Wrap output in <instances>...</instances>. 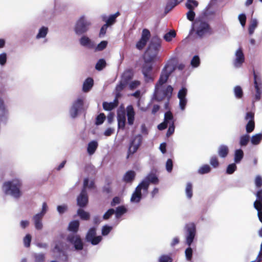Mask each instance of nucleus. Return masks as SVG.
Instances as JSON below:
<instances>
[{"label": "nucleus", "instance_id": "obj_14", "mask_svg": "<svg viewBox=\"0 0 262 262\" xmlns=\"http://www.w3.org/2000/svg\"><path fill=\"white\" fill-rule=\"evenodd\" d=\"M102 239V236L97 235V228L95 226L89 228L85 236V241L93 246L98 245Z\"/></svg>", "mask_w": 262, "mask_h": 262}, {"label": "nucleus", "instance_id": "obj_29", "mask_svg": "<svg viewBox=\"0 0 262 262\" xmlns=\"http://www.w3.org/2000/svg\"><path fill=\"white\" fill-rule=\"evenodd\" d=\"M98 146V143L96 140H92L90 142L87 146V152L90 156L93 155L96 151Z\"/></svg>", "mask_w": 262, "mask_h": 262}, {"label": "nucleus", "instance_id": "obj_46", "mask_svg": "<svg viewBox=\"0 0 262 262\" xmlns=\"http://www.w3.org/2000/svg\"><path fill=\"white\" fill-rule=\"evenodd\" d=\"M193 255V249L191 246H188V247L185 250V256L187 261H191Z\"/></svg>", "mask_w": 262, "mask_h": 262}, {"label": "nucleus", "instance_id": "obj_33", "mask_svg": "<svg viewBox=\"0 0 262 262\" xmlns=\"http://www.w3.org/2000/svg\"><path fill=\"white\" fill-rule=\"evenodd\" d=\"M49 32V29L47 27L42 26L39 30L38 33L36 35L35 38L36 39H40L41 38H45L47 36Z\"/></svg>", "mask_w": 262, "mask_h": 262}, {"label": "nucleus", "instance_id": "obj_37", "mask_svg": "<svg viewBox=\"0 0 262 262\" xmlns=\"http://www.w3.org/2000/svg\"><path fill=\"white\" fill-rule=\"evenodd\" d=\"M107 63L106 60L104 58L99 59L95 64V69L98 71H101L106 66Z\"/></svg>", "mask_w": 262, "mask_h": 262}, {"label": "nucleus", "instance_id": "obj_44", "mask_svg": "<svg viewBox=\"0 0 262 262\" xmlns=\"http://www.w3.org/2000/svg\"><path fill=\"white\" fill-rule=\"evenodd\" d=\"M234 94L236 98L241 99L243 96V91L242 88L239 85H236L234 87Z\"/></svg>", "mask_w": 262, "mask_h": 262}, {"label": "nucleus", "instance_id": "obj_41", "mask_svg": "<svg viewBox=\"0 0 262 262\" xmlns=\"http://www.w3.org/2000/svg\"><path fill=\"white\" fill-rule=\"evenodd\" d=\"M77 214L81 220L84 221H87L89 220L90 217V214L82 209H78L77 211Z\"/></svg>", "mask_w": 262, "mask_h": 262}, {"label": "nucleus", "instance_id": "obj_55", "mask_svg": "<svg viewBox=\"0 0 262 262\" xmlns=\"http://www.w3.org/2000/svg\"><path fill=\"white\" fill-rule=\"evenodd\" d=\"M200 64V59L198 55H194L191 60L190 64L193 68H197Z\"/></svg>", "mask_w": 262, "mask_h": 262}, {"label": "nucleus", "instance_id": "obj_7", "mask_svg": "<svg viewBox=\"0 0 262 262\" xmlns=\"http://www.w3.org/2000/svg\"><path fill=\"white\" fill-rule=\"evenodd\" d=\"M185 242L187 246H191L196 235V227L194 223L190 222L185 224Z\"/></svg>", "mask_w": 262, "mask_h": 262}, {"label": "nucleus", "instance_id": "obj_39", "mask_svg": "<svg viewBox=\"0 0 262 262\" xmlns=\"http://www.w3.org/2000/svg\"><path fill=\"white\" fill-rule=\"evenodd\" d=\"M250 141V136L248 134L242 135L239 137V144L241 147L246 146Z\"/></svg>", "mask_w": 262, "mask_h": 262}, {"label": "nucleus", "instance_id": "obj_31", "mask_svg": "<svg viewBox=\"0 0 262 262\" xmlns=\"http://www.w3.org/2000/svg\"><path fill=\"white\" fill-rule=\"evenodd\" d=\"M127 212V209L124 205L117 207L115 209V215L116 219L120 218L123 215Z\"/></svg>", "mask_w": 262, "mask_h": 262}, {"label": "nucleus", "instance_id": "obj_54", "mask_svg": "<svg viewBox=\"0 0 262 262\" xmlns=\"http://www.w3.org/2000/svg\"><path fill=\"white\" fill-rule=\"evenodd\" d=\"M151 34L149 30L147 29H143L142 31L140 38L148 41L150 37Z\"/></svg>", "mask_w": 262, "mask_h": 262}, {"label": "nucleus", "instance_id": "obj_16", "mask_svg": "<svg viewBox=\"0 0 262 262\" xmlns=\"http://www.w3.org/2000/svg\"><path fill=\"white\" fill-rule=\"evenodd\" d=\"M198 2L195 0H187L185 4L186 7L189 9L186 13L187 18L192 23L194 22L195 16V13L193 9L198 6Z\"/></svg>", "mask_w": 262, "mask_h": 262}, {"label": "nucleus", "instance_id": "obj_21", "mask_svg": "<svg viewBox=\"0 0 262 262\" xmlns=\"http://www.w3.org/2000/svg\"><path fill=\"white\" fill-rule=\"evenodd\" d=\"M120 14V12L117 11L115 14H111L108 16H107L106 15H102L101 18L102 21L105 22V24L110 27L115 23L117 17L119 16Z\"/></svg>", "mask_w": 262, "mask_h": 262}, {"label": "nucleus", "instance_id": "obj_32", "mask_svg": "<svg viewBox=\"0 0 262 262\" xmlns=\"http://www.w3.org/2000/svg\"><path fill=\"white\" fill-rule=\"evenodd\" d=\"M244 156L243 150L241 148L236 149L234 153V162L239 164L242 161Z\"/></svg>", "mask_w": 262, "mask_h": 262}, {"label": "nucleus", "instance_id": "obj_19", "mask_svg": "<svg viewBox=\"0 0 262 262\" xmlns=\"http://www.w3.org/2000/svg\"><path fill=\"white\" fill-rule=\"evenodd\" d=\"M142 190V187L138 184L132 194L130 200L131 203L137 204L141 201L143 198Z\"/></svg>", "mask_w": 262, "mask_h": 262}, {"label": "nucleus", "instance_id": "obj_59", "mask_svg": "<svg viewBox=\"0 0 262 262\" xmlns=\"http://www.w3.org/2000/svg\"><path fill=\"white\" fill-rule=\"evenodd\" d=\"M34 262H45V255L43 253H34Z\"/></svg>", "mask_w": 262, "mask_h": 262}, {"label": "nucleus", "instance_id": "obj_20", "mask_svg": "<svg viewBox=\"0 0 262 262\" xmlns=\"http://www.w3.org/2000/svg\"><path fill=\"white\" fill-rule=\"evenodd\" d=\"M81 46L89 49H93L95 47V43L89 37L83 35L79 39Z\"/></svg>", "mask_w": 262, "mask_h": 262}, {"label": "nucleus", "instance_id": "obj_50", "mask_svg": "<svg viewBox=\"0 0 262 262\" xmlns=\"http://www.w3.org/2000/svg\"><path fill=\"white\" fill-rule=\"evenodd\" d=\"M236 163L235 162L229 164L226 168V172L228 174H232L237 169Z\"/></svg>", "mask_w": 262, "mask_h": 262}, {"label": "nucleus", "instance_id": "obj_24", "mask_svg": "<svg viewBox=\"0 0 262 262\" xmlns=\"http://www.w3.org/2000/svg\"><path fill=\"white\" fill-rule=\"evenodd\" d=\"M134 73L132 69L125 70L121 76V80L125 83L128 84L130 80L133 78Z\"/></svg>", "mask_w": 262, "mask_h": 262}, {"label": "nucleus", "instance_id": "obj_49", "mask_svg": "<svg viewBox=\"0 0 262 262\" xmlns=\"http://www.w3.org/2000/svg\"><path fill=\"white\" fill-rule=\"evenodd\" d=\"M106 119V116L104 113H101L96 117L95 124L100 125L103 124Z\"/></svg>", "mask_w": 262, "mask_h": 262}, {"label": "nucleus", "instance_id": "obj_61", "mask_svg": "<svg viewBox=\"0 0 262 262\" xmlns=\"http://www.w3.org/2000/svg\"><path fill=\"white\" fill-rule=\"evenodd\" d=\"M68 209V207L67 204H62L57 206V211L60 215L64 213Z\"/></svg>", "mask_w": 262, "mask_h": 262}, {"label": "nucleus", "instance_id": "obj_2", "mask_svg": "<svg viewBox=\"0 0 262 262\" xmlns=\"http://www.w3.org/2000/svg\"><path fill=\"white\" fill-rule=\"evenodd\" d=\"M80 223L78 220H73L70 222L68 227V230L72 232L66 237L68 242L71 244L75 251H81L84 248V243L81 236L77 234L79 228Z\"/></svg>", "mask_w": 262, "mask_h": 262}, {"label": "nucleus", "instance_id": "obj_5", "mask_svg": "<svg viewBox=\"0 0 262 262\" xmlns=\"http://www.w3.org/2000/svg\"><path fill=\"white\" fill-rule=\"evenodd\" d=\"M162 39L157 35L154 36L146 50L144 56V60L146 62H152L156 58L161 46Z\"/></svg>", "mask_w": 262, "mask_h": 262}, {"label": "nucleus", "instance_id": "obj_56", "mask_svg": "<svg viewBox=\"0 0 262 262\" xmlns=\"http://www.w3.org/2000/svg\"><path fill=\"white\" fill-rule=\"evenodd\" d=\"M32 241V236L30 234H27L23 238V243L24 246L26 248H29L30 246L31 242Z\"/></svg>", "mask_w": 262, "mask_h": 262}, {"label": "nucleus", "instance_id": "obj_8", "mask_svg": "<svg viewBox=\"0 0 262 262\" xmlns=\"http://www.w3.org/2000/svg\"><path fill=\"white\" fill-rule=\"evenodd\" d=\"M51 251L56 257L63 262H68L69 256L67 251L64 249V243L61 241H57L54 243V247Z\"/></svg>", "mask_w": 262, "mask_h": 262}, {"label": "nucleus", "instance_id": "obj_64", "mask_svg": "<svg viewBox=\"0 0 262 262\" xmlns=\"http://www.w3.org/2000/svg\"><path fill=\"white\" fill-rule=\"evenodd\" d=\"M148 41L140 38L137 42L136 47L137 49L141 50H142L146 46Z\"/></svg>", "mask_w": 262, "mask_h": 262}, {"label": "nucleus", "instance_id": "obj_15", "mask_svg": "<svg viewBox=\"0 0 262 262\" xmlns=\"http://www.w3.org/2000/svg\"><path fill=\"white\" fill-rule=\"evenodd\" d=\"M253 77L254 85L256 91L255 99L258 101L260 100L262 93V78L261 76L259 74L256 73L254 70H253Z\"/></svg>", "mask_w": 262, "mask_h": 262}, {"label": "nucleus", "instance_id": "obj_28", "mask_svg": "<svg viewBox=\"0 0 262 262\" xmlns=\"http://www.w3.org/2000/svg\"><path fill=\"white\" fill-rule=\"evenodd\" d=\"M94 85V80L91 77L87 78L84 81L82 85V91L88 92L90 91Z\"/></svg>", "mask_w": 262, "mask_h": 262}, {"label": "nucleus", "instance_id": "obj_51", "mask_svg": "<svg viewBox=\"0 0 262 262\" xmlns=\"http://www.w3.org/2000/svg\"><path fill=\"white\" fill-rule=\"evenodd\" d=\"M211 171V167L209 165L205 164L201 166L198 169V173L201 174H204L210 172Z\"/></svg>", "mask_w": 262, "mask_h": 262}, {"label": "nucleus", "instance_id": "obj_12", "mask_svg": "<svg viewBox=\"0 0 262 262\" xmlns=\"http://www.w3.org/2000/svg\"><path fill=\"white\" fill-rule=\"evenodd\" d=\"M0 87V123L3 122L5 124L7 123L8 118V110L5 104L3 96H5L6 90L5 88V85L1 84Z\"/></svg>", "mask_w": 262, "mask_h": 262}, {"label": "nucleus", "instance_id": "obj_35", "mask_svg": "<svg viewBox=\"0 0 262 262\" xmlns=\"http://www.w3.org/2000/svg\"><path fill=\"white\" fill-rule=\"evenodd\" d=\"M112 181L108 178L105 180V184L102 188V191L103 193L108 194L112 193V188L111 187Z\"/></svg>", "mask_w": 262, "mask_h": 262}, {"label": "nucleus", "instance_id": "obj_47", "mask_svg": "<svg viewBox=\"0 0 262 262\" xmlns=\"http://www.w3.org/2000/svg\"><path fill=\"white\" fill-rule=\"evenodd\" d=\"M176 36V33L173 30H170L169 32L166 33L164 36V39L167 42L170 41L172 39L175 37Z\"/></svg>", "mask_w": 262, "mask_h": 262}, {"label": "nucleus", "instance_id": "obj_42", "mask_svg": "<svg viewBox=\"0 0 262 262\" xmlns=\"http://www.w3.org/2000/svg\"><path fill=\"white\" fill-rule=\"evenodd\" d=\"M258 25L257 20L256 18L252 19L248 27L249 34L251 35L253 34L255 28Z\"/></svg>", "mask_w": 262, "mask_h": 262}, {"label": "nucleus", "instance_id": "obj_6", "mask_svg": "<svg viewBox=\"0 0 262 262\" xmlns=\"http://www.w3.org/2000/svg\"><path fill=\"white\" fill-rule=\"evenodd\" d=\"M196 29V34L200 37H202L205 34L210 32L211 28L209 25L206 21H200L196 19L192 23L191 29L189 34L192 33Z\"/></svg>", "mask_w": 262, "mask_h": 262}, {"label": "nucleus", "instance_id": "obj_26", "mask_svg": "<svg viewBox=\"0 0 262 262\" xmlns=\"http://www.w3.org/2000/svg\"><path fill=\"white\" fill-rule=\"evenodd\" d=\"M183 1V0H168L165 8V13L166 14L168 13Z\"/></svg>", "mask_w": 262, "mask_h": 262}, {"label": "nucleus", "instance_id": "obj_9", "mask_svg": "<svg viewBox=\"0 0 262 262\" xmlns=\"http://www.w3.org/2000/svg\"><path fill=\"white\" fill-rule=\"evenodd\" d=\"M143 138L141 134H137L134 136L130 140L127 149L126 158L128 159L130 156L135 154L142 145Z\"/></svg>", "mask_w": 262, "mask_h": 262}, {"label": "nucleus", "instance_id": "obj_58", "mask_svg": "<svg viewBox=\"0 0 262 262\" xmlns=\"http://www.w3.org/2000/svg\"><path fill=\"white\" fill-rule=\"evenodd\" d=\"M7 54L6 52H3L0 54V66L4 67L7 62Z\"/></svg>", "mask_w": 262, "mask_h": 262}, {"label": "nucleus", "instance_id": "obj_52", "mask_svg": "<svg viewBox=\"0 0 262 262\" xmlns=\"http://www.w3.org/2000/svg\"><path fill=\"white\" fill-rule=\"evenodd\" d=\"M107 41L106 40H102L99 43H98L95 47V51H101L103 50L106 48L107 45Z\"/></svg>", "mask_w": 262, "mask_h": 262}, {"label": "nucleus", "instance_id": "obj_23", "mask_svg": "<svg viewBox=\"0 0 262 262\" xmlns=\"http://www.w3.org/2000/svg\"><path fill=\"white\" fill-rule=\"evenodd\" d=\"M136 173L134 170H129L127 171L122 178V181L125 183H132L134 181Z\"/></svg>", "mask_w": 262, "mask_h": 262}, {"label": "nucleus", "instance_id": "obj_38", "mask_svg": "<svg viewBox=\"0 0 262 262\" xmlns=\"http://www.w3.org/2000/svg\"><path fill=\"white\" fill-rule=\"evenodd\" d=\"M118 105L117 103L115 102V101L107 102L106 101H104L102 103L103 108L105 111H111Z\"/></svg>", "mask_w": 262, "mask_h": 262}, {"label": "nucleus", "instance_id": "obj_22", "mask_svg": "<svg viewBox=\"0 0 262 262\" xmlns=\"http://www.w3.org/2000/svg\"><path fill=\"white\" fill-rule=\"evenodd\" d=\"M14 77L12 75L4 71L0 72L1 84L7 85L14 81Z\"/></svg>", "mask_w": 262, "mask_h": 262}, {"label": "nucleus", "instance_id": "obj_18", "mask_svg": "<svg viewBox=\"0 0 262 262\" xmlns=\"http://www.w3.org/2000/svg\"><path fill=\"white\" fill-rule=\"evenodd\" d=\"M235 55V58L233 61V65L236 68H241L245 61V56L241 48L236 50Z\"/></svg>", "mask_w": 262, "mask_h": 262}, {"label": "nucleus", "instance_id": "obj_36", "mask_svg": "<svg viewBox=\"0 0 262 262\" xmlns=\"http://www.w3.org/2000/svg\"><path fill=\"white\" fill-rule=\"evenodd\" d=\"M143 75H146L147 73L153 72V66L151 62H146L144 61V63L141 69Z\"/></svg>", "mask_w": 262, "mask_h": 262}, {"label": "nucleus", "instance_id": "obj_27", "mask_svg": "<svg viewBox=\"0 0 262 262\" xmlns=\"http://www.w3.org/2000/svg\"><path fill=\"white\" fill-rule=\"evenodd\" d=\"M256 200L254 202L253 206L255 209L262 208V189L258 190L256 193Z\"/></svg>", "mask_w": 262, "mask_h": 262}, {"label": "nucleus", "instance_id": "obj_53", "mask_svg": "<svg viewBox=\"0 0 262 262\" xmlns=\"http://www.w3.org/2000/svg\"><path fill=\"white\" fill-rule=\"evenodd\" d=\"M113 229V227L108 225L102 226L101 229V234L102 236H107Z\"/></svg>", "mask_w": 262, "mask_h": 262}, {"label": "nucleus", "instance_id": "obj_40", "mask_svg": "<svg viewBox=\"0 0 262 262\" xmlns=\"http://www.w3.org/2000/svg\"><path fill=\"white\" fill-rule=\"evenodd\" d=\"M96 187L95 182L94 181H91L90 182L89 178H85L83 180V187L82 189H85L86 190V188L89 189H94Z\"/></svg>", "mask_w": 262, "mask_h": 262}, {"label": "nucleus", "instance_id": "obj_57", "mask_svg": "<svg viewBox=\"0 0 262 262\" xmlns=\"http://www.w3.org/2000/svg\"><path fill=\"white\" fill-rule=\"evenodd\" d=\"M144 80L146 83L151 82L155 79V74L153 72L147 73L146 75H143Z\"/></svg>", "mask_w": 262, "mask_h": 262}, {"label": "nucleus", "instance_id": "obj_43", "mask_svg": "<svg viewBox=\"0 0 262 262\" xmlns=\"http://www.w3.org/2000/svg\"><path fill=\"white\" fill-rule=\"evenodd\" d=\"M262 140V133L253 135L251 138V142L253 145H258Z\"/></svg>", "mask_w": 262, "mask_h": 262}, {"label": "nucleus", "instance_id": "obj_60", "mask_svg": "<svg viewBox=\"0 0 262 262\" xmlns=\"http://www.w3.org/2000/svg\"><path fill=\"white\" fill-rule=\"evenodd\" d=\"M188 90L187 89L185 86H182L181 89L179 91L178 93V98H186L187 95Z\"/></svg>", "mask_w": 262, "mask_h": 262}, {"label": "nucleus", "instance_id": "obj_25", "mask_svg": "<svg viewBox=\"0 0 262 262\" xmlns=\"http://www.w3.org/2000/svg\"><path fill=\"white\" fill-rule=\"evenodd\" d=\"M43 216L37 213L33 217L35 228L38 230L42 229L43 227L42 223V219Z\"/></svg>", "mask_w": 262, "mask_h": 262}, {"label": "nucleus", "instance_id": "obj_3", "mask_svg": "<svg viewBox=\"0 0 262 262\" xmlns=\"http://www.w3.org/2000/svg\"><path fill=\"white\" fill-rule=\"evenodd\" d=\"M117 121L118 129H124L127 117V123L129 125L134 124L135 120V112L132 105H128L125 110L124 106L121 105L117 110Z\"/></svg>", "mask_w": 262, "mask_h": 262}, {"label": "nucleus", "instance_id": "obj_45", "mask_svg": "<svg viewBox=\"0 0 262 262\" xmlns=\"http://www.w3.org/2000/svg\"><path fill=\"white\" fill-rule=\"evenodd\" d=\"M185 193L187 199H190L193 195L192 184L190 182H188L185 188Z\"/></svg>", "mask_w": 262, "mask_h": 262}, {"label": "nucleus", "instance_id": "obj_63", "mask_svg": "<svg viewBox=\"0 0 262 262\" xmlns=\"http://www.w3.org/2000/svg\"><path fill=\"white\" fill-rule=\"evenodd\" d=\"M172 257L167 254L162 255L158 260V262H172Z\"/></svg>", "mask_w": 262, "mask_h": 262}, {"label": "nucleus", "instance_id": "obj_13", "mask_svg": "<svg viewBox=\"0 0 262 262\" xmlns=\"http://www.w3.org/2000/svg\"><path fill=\"white\" fill-rule=\"evenodd\" d=\"M84 100L82 98H78L73 101L69 108V115L72 119L76 118L83 110Z\"/></svg>", "mask_w": 262, "mask_h": 262}, {"label": "nucleus", "instance_id": "obj_11", "mask_svg": "<svg viewBox=\"0 0 262 262\" xmlns=\"http://www.w3.org/2000/svg\"><path fill=\"white\" fill-rule=\"evenodd\" d=\"M91 22L84 15L81 16L76 21L74 30L77 35H81L86 33L91 26Z\"/></svg>", "mask_w": 262, "mask_h": 262}, {"label": "nucleus", "instance_id": "obj_10", "mask_svg": "<svg viewBox=\"0 0 262 262\" xmlns=\"http://www.w3.org/2000/svg\"><path fill=\"white\" fill-rule=\"evenodd\" d=\"M159 182V179L156 172L151 170L139 184L142 187L143 192L147 193L150 184L157 185Z\"/></svg>", "mask_w": 262, "mask_h": 262}, {"label": "nucleus", "instance_id": "obj_34", "mask_svg": "<svg viewBox=\"0 0 262 262\" xmlns=\"http://www.w3.org/2000/svg\"><path fill=\"white\" fill-rule=\"evenodd\" d=\"M229 153L228 146L224 144L221 145L218 149V155L222 158H226Z\"/></svg>", "mask_w": 262, "mask_h": 262}, {"label": "nucleus", "instance_id": "obj_48", "mask_svg": "<svg viewBox=\"0 0 262 262\" xmlns=\"http://www.w3.org/2000/svg\"><path fill=\"white\" fill-rule=\"evenodd\" d=\"M255 128V122L254 121L249 120L246 125V130L247 134L252 133Z\"/></svg>", "mask_w": 262, "mask_h": 262}, {"label": "nucleus", "instance_id": "obj_30", "mask_svg": "<svg viewBox=\"0 0 262 262\" xmlns=\"http://www.w3.org/2000/svg\"><path fill=\"white\" fill-rule=\"evenodd\" d=\"M163 121L168 125L171 124L172 123L173 124H174L176 120L174 119L173 115L170 110H168L164 113Z\"/></svg>", "mask_w": 262, "mask_h": 262}, {"label": "nucleus", "instance_id": "obj_62", "mask_svg": "<svg viewBox=\"0 0 262 262\" xmlns=\"http://www.w3.org/2000/svg\"><path fill=\"white\" fill-rule=\"evenodd\" d=\"M115 213V209L114 208L108 209L103 214V219L104 220H108Z\"/></svg>", "mask_w": 262, "mask_h": 262}, {"label": "nucleus", "instance_id": "obj_1", "mask_svg": "<svg viewBox=\"0 0 262 262\" xmlns=\"http://www.w3.org/2000/svg\"><path fill=\"white\" fill-rule=\"evenodd\" d=\"M175 68L170 64H166L162 69L159 79L155 84L153 95V99L158 102L161 101L165 99H171L173 89L171 85L165 86L164 85L167 81L171 74Z\"/></svg>", "mask_w": 262, "mask_h": 262}, {"label": "nucleus", "instance_id": "obj_17", "mask_svg": "<svg viewBox=\"0 0 262 262\" xmlns=\"http://www.w3.org/2000/svg\"><path fill=\"white\" fill-rule=\"evenodd\" d=\"M77 205L81 208L85 207L89 203V196L86 190L82 189L76 199Z\"/></svg>", "mask_w": 262, "mask_h": 262}, {"label": "nucleus", "instance_id": "obj_4", "mask_svg": "<svg viewBox=\"0 0 262 262\" xmlns=\"http://www.w3.org/2000/svg\"><path fill=\"white\" fill-rule=\"evenodd\" d=\"M23 182L19 179H13L5 182L2 185V191L5 195L18 200L23 195L21 188Z\"/></svg>", "mask_w": 262, "mask_h": 262}]
</instances>
